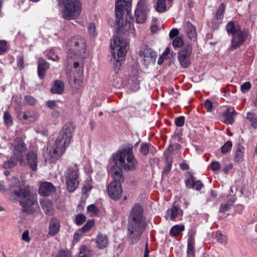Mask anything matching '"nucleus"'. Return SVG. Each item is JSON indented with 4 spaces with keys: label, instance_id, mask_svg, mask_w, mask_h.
I'll return each mask as SVG.
<instances>
[{
    "label": "nucleus",
    "instance_id": "f704fd0d",
    "mask_svg": "<svg viewBox=\"0 0 257 257\" xmlns=\"http://www.w3.org/2000/svg\"><path fill=\"white\" fill-rule=\"evenodd\" d=\"M184 230V226L183 225H175L172 227L170 232L171 235L175 236L180 234Z\"/></svg>",
    "mask_w": 257,
    "mask_h": 257
},
{
    "label": "nucleus",
    "instance_id": "5fc2aeb1",
    "mask_svg": "<svg viewBox=\"0 0 257 257\" xmlns=\"http://www.w3.org/2000/svg\"><path fill=\"white\" fill-rule=\"evenodd\" d=\"M251 84L249 82H245L241 85V90L242 92H246L251 88Z\"/></svg>",
    "mask_w": 257,
    "mask_h": 257
},
{
    "label": "nucleus",
    "instance_id": "bb28decb",
    "mask_svg": "<svg viewBox=\"0 0 257 257\" xmlns=\"http://www.w3.org/2000/svg\"><path fill=\"white\" fill-rule=\"evenodd\" d=\"M64 89V84L60 80H56L53 87L51 88V92L54 94H61Z\"/></svg>",
    "mask_w": 257,
    "mask_h": 257
},
{
    "label": "nucleus",
    "instance_id": "e2e57ef3",
    "mask_svg": "<svg viewBox=\"0 0 257 257\" xmlns=\"http://www.w3.org/2000/svg\"><path fill=\"white\" fill-rule=\"evenodd\" d=\"M51 115L54 118H57L60 116V112L59 111L54 109L51 112Z\"/></svg>",
    "mask_w": 257,
    "mask_h": 257
},
{
    "label": "nucleus",
    "instance_id": "338daca9",
    "mask_svg": "<svg viewBox=\"0 0 257 257\" xmlns=\"http://www.w3.org/2000/svg\"><path fill=\"white\" fill-rule=\"evenodd\" d=\"M96 209V207L93 204H91L87 207V210L90 212H95Z\"/></svg>",
    "mask_w": 257,
    "mask_h": 257
},
{
    "label": "nucleus",
    "instance_id": "a18cd8bd",
    "mask_svg": "<svg viewBox=\"0 0 257 257\" xmlns=\"http://www.w3.org/2000/svg\"><path fill=\"white\" fill-rule=\"evenodd\" d=\"M37 100L33 96L26 95L25 96L24 102L28 105H33L36 103Z\"/></svg>",
    "mask_w": 257,
    "mask_h": 257
},
{
    "label": "nucleus",
    "instance_id": "37998d69",
    "mask_svg": "<svg viewBox=\"0 0 257 257\" xmlns=\"http://www.w3.org/2000/svg\"><path fill=\"white\" fill-rule=\"evenodd\" d=\"M4 119L6 125L11 126L13 124V120L11 115L8 112H5L4 114Z\"/></svg>",
    "mask_w": 257,
    "mask_h": 257
},
{
    "label": "nucleus",
    "instance_id": "774afa93",
    "mask_svg": "<svg viewBox=\"0 0 257 257\" xmlns=\"http://www.w3.org/2000/svg\"><path fill=\"white\" fill-rule=\"evenodd\" d=\"M149 252H150V251H149V250L148 248V244L147 243L146 245L144 256L149 257Z\"/></svg>",
    "mask_w": 257,
    "mask_h": 257
},
{
    "label": "nucleus",
    "instance_id": "ea45409f",
    "mask_svg": "<svg viewBox=\"0 0 257 257\" xmlns=\"http://www.w3.org/2000/svg\"><path fill=\"white\" fill-rule=\"evenodd\" d=\"M232 146V143L231 141H227L221 148V152L223 154L227 153L231 149Z\"/></svg>",
    "mask_w": 257,
    "mask_h": 257
},
{
    "label": "nucleus",
    "instance_id": "7ed1b4c3",
    "mask_svg": "<svg viewBox=\"0 0 257 257\" xmlns=\"http://www.w3.org/2000/svg\"><path fill=\"white\" fill-rule=\"evenodd\" d=\"M110 48L112 49L111 54L113 59L115 60L114 63V70L111 72L109 77L110 84L115 87L119 88L121 86L120 79L118 77L117 71L121 66L122 62L124 60V57L126 55L128 49L127 44L117 36H114L110 43Z\"/></svg>",
    "mask_w": 257,
    "mask_h": 257
},
{
    "label": "nucleus",
    "instance_id": "7c9ffc66",
    "mask_svg": "<svg viewBox=\"0 0 257 257\" xmlns=\"http://www.w3.org/2000/svg\"><path fill=\"white\" fill-rule=\"evenodd\" d=\"M244 153V148L243 147L238 144L237 146L234 160L236 162H240L243 160V156Z\"/></svg>",
    "mask_w": 257,
    "mask_h": 257
},
{
    "label": "nucleus",
    "instance_id": "f257e3e1",
    "mask_svg": "<svg viewBox=\"0 0 257 257\" xmlns=\"http://www.w3.org/2000/svg\"><path fill=\"white\" fill-rule=\"evenodd\" d=\"M10 191L14 194L15 199L19 201L23 210L33 214L38 209L36 195L31 194L27 188L22 186L18 178L14 177L9 181Z\"/></svg>",
    "mask_w": 257,
    "mask_h": 257
},
{
    "label": "nucleus",
    "instance_id": "680f3d73",
    "mask_svg": "<svg viewBox=\"0 0 257 257\" xmlns=\"http://www.w3.org/2000/svg\"><path fill=\"white\" fill-rule=\"evenodd\" d=\"M88 29L90 35H94V33L95 32V27L93 24H89Z\"/></svg>",
    "mask_w": 257,
    "mask_h": 257
},
{
    "label": "nucleus",
    "instance_id": "cd10ccee",
    "mask_svg": "<svg viewBox=\"0 0 257 257\" xmlns=\"http://www.w3.org/2000/svg\"><path fill=\"white\" fill-rule=\"evenodd\" d=\"M19 160L14 157H8L7 160L4 161L3 167L5 169H11L15 167L17 164Z\"/></svg>",
    "mask_w": 257,
    "mask_h": 257
},
{
    "label": "nucleus",
    "instance_id": "4468645a",
    "mask_svg": "<svg viewBox=\"0 0 257 257\" xmlns=\"http://www.w3.org/2000/svg\"><path fill=\"white\" fill-rule=\"evenodd\" d=\"M136 22L138 24L144 23L147 19V11L143 1H140L135 11Z\"/></svg>",
    "mask_w": 257,
    "mask_h": 257
},
{
    "label": "nucleus",
    "instance_id": "c9c22d12",
    "mask_svg": "<svg viewBox=\"0 0 257 257\" xmlns=\"http://www.w3.org/2000/svg\"><path fill=\"white\" fill-rule=\"evenodd\" d=\"M246 118L251 122V125L253 128L257 127V118L253 113L247 112Z\"/></svg>",
    "mask_w": 257,
    "mask_h": 257
},
{
    "label": "nucleus",
    "instance_id": "8fccbe9b",
    "mask_svg": "<svg viewBox=\"0 0 257 257\" xmlns=\"http://www.w3.org/2000/svg\"><path fill=\"white\" fill-rule=\"evenodd\" d=\"M46 104L48 107L51 109H55L58 108V105L57 101L55 100H49L46 103Z\"/></svg>",
    "mask_w": 257,
    "mask_h": 257
},
{
    "label": "nucleus",
    "instance_id": "3c124183",
    "mask_svg": "<svg viewBox=\"0 0 257 257\" xmlns=\"http://www.w3.org/2000/svg\"><path fill=\"white\" fill-rule=\"evenodd\" d=\"M210 166L212 170L213 171H218L221 167V165L217 161H212Z\"/></svg>",
    "mask_w": 257,
    "mask_h": 257
},
{
    "label": "nucleus",
    "instance_id": "4be33fe9",
    "mask_svg": "<svg viewBox=\"0 0 257 257\" xmlns=\"http://www.w3.org/2000/svg\"><path fill=\"white\" fill-rule=\"evenodd\" d=\"M167 215L165 217L171 220H175L179 215H182L183 211L179 207L173 205L172 207L167 211Z\"/></svg>",
    "mask_w": 257,
    "mask_h": 257
},
{
    "label": "nucleus",
    "instance_id": "2eb2a0df",
    "mask_svg": "<svg viewBox=\"0 0 257 257\" xmlns=\"http://www.w3.org/2000/svg\"><path fill=\"white\" fill-rule=\"evenodd\" d=\"M247 36V33L242 30L233 35L231 41V49H235L241 45L246 40Z\"/></svg>",
    "mask_w": 257,
    "mask_h": 257
},
{
    "label": "nucleus",
    "instance_id": "dca6fc26",
    "mask_svg": "<svg viewBox=\"0 0 257 257\" xmlns=\"http://www.w3.org/2000/svg\"><path fill=\"white\" fill-rule=\"evenodd\" d=\"M236 113L234 107L228 106L221 113V120L225 124H232L234 121V116Z\"/></svg>",
    "mask_w": 257,
    "mask_h": 257
},
{
    "label": "nucleus",
    "instance_id": "052dcab7",
    "mask_svg": "<svg viewBox=\"0 0 257 257\" xmlns=\"http://www.w3.org/2000/svg\"><path fill=\"white\" fill-rule=\"evenodd\" d=\"M232 164L231 163H228L225 164L223 166V171L225 174H227L228 171L232 168Z\"/></svg>",
    "mask_w": 257,
    "mask_h": 257
},
{
    "label": "nucleus",
    "instance_id": "6ab92c4d",
    "mask_svg": "<svg viewBox=\"0 0 257 257\" xmlns=\"http://www.w3.org/2000/svg\"><path fill=\"white\" fill-rule=\"evenodd\" d=\"M60 227V220L56 217L52 218L49 222L48 234L51 236L55 235L59 231Z\"/></svg>",
    "mask_w": 257,
    "mask_h": 257
},
{
    "label": "nucleus",
    "instance_id": "412c9836",
    "mask_svg": "<svg viewBox=\"0 0 257 257\" xmlns=\"http://www.w3.org/2000/svg\"><path fill=\"white\" fill-rule=\"evenodd\" d=\"M184 33L191 40H196V32L195 26L190 22H187L183 28Z\"/></svg>",
    "mask_w": 257,
    "mask_h": 257
},
{
    "label": "nucleus",
    "instance_id": "c03bdc74",
    "mask_svg": "<svg viewBox=\"0 0 257 257\" xmlns=\"http://www.w3.org/2000/svg\"><path fill=\"white\" fill-rule=\"evenodd\" d=\"M86 220V217L82 214H77L75 216V222L77 225L82 224Z\"/></svg>",
    "mask_w": 257,
    "mask_h": 257
},
{
    "label": "nucleus",
    "instance_id": "6e6552de",
    "mask_svg": "<svg viewBox=\"0 0 257 257\" xmlns=\"http://www.w3.org/2000/svg\"><path fill=\"white\" fill-rule=\"evenodd\" d=\"M108 173L113 178V181L107 188L108 195L111 199L118 200L121 197L122 193L121 182L123 181V176L121 171L116 170V166H112L108 170Z\"/></svg>",
    "mask_w": 257,
    "mask_h": 257
},
{
    "label": "nucleus",
    "instance_id": "aec40b11",
    "mask_svg": "<svg viewBox=\"0 0 257 257\" xmlns=\"http://www.w3.org/2000/svg\"><path fill=\"white\" fill-rule=\"evenodd\" d=\"M185 183L187 187L193 188L197 191L200 190L203 186L201 181L196 180L195 177L192 174H190L189 178L186 180Z\"/></svg>",
    "mask_w": 257,
    "mask_h": 257
},
{
    "label": "nucleus",
    "instance_id": "5701e85b",
    "mask_svg": "<svg viewBox=\"0 0 257 257\" xmlns=\"http://www.w3.org/2000/svg\"><path fill=\"white\" fill-rule=\"evenodd\" d=\"M96 243L97 246L101 249L108 246L109 240L106 235L99 233L97 236Z\"/></svg>",
    "mask_w": 257,
    "mask_h": 257
},
{
    "label": "nucleus",
    "instance_id": "6e6d98bb",
    "mask_svg": "<svg viewBox=\"0 0 257 257\" xmlns=\"http://www.w3.org/2000/svg\"><path fill=\"white\" fill-rule=\"evenodd\" d=\"M7 42L5 41H0V55L7 51Z\"/></svg>",
    "mask_w": 257,
    "mask_h": 257
},
{
    "label": "nucleus",
    "instance_id": "c756f323",
    "mask_svg": "<svg viewBox=\"0 0 257 257\" xmlns=\"http://www.w3.org/2000/svg\"><path fill=\"white\" fill-rule=\"evenodd\" d=\"M194 240L192 236L190 235L188 238L187 244V256L194 257L195 253L194 249Z\"/></svg>",
    "mask_w": 257,
    "mask_h": 257
},
{
    "label": "nucleus",
    "instance_id": "13d9d810",
    "mask_svg": "<svg viewBox=\"0 0 257 257\" xmlns=\"http://www.w3.org/2000/svg\"><path fill=\"white\" fill-rule=\"evenodd\" d=\"M204 105L208 111L211 112L212 111L213 104L210 100L207 99L204 102Z\"/></svg>",
    "mask_w": 257,
    "mask_h": 257
},
{
    "label": "nucleus",
    "instance_id": "e433bc0d",
    "mask_svg": "<svg viewBox=\"0 0 257 257\" xmlns=\"http://www.w3.org/2000/svg\"><path fill=\"white\" fill-rule=\"evenodd\" d=\"M151 148H153V146L146 143H143L141 145L140 152L143 155L146 156L148 154L149 151L151 150Z\"/></svg>",
    "mask_w": 257,
    "mask_h": 257
},
{
    "label": "nucleus",
    "instance_id": "79ce46f5",
    "mask_svg": "<svg viewBox=\"0 0 257 257\" xmlns=\"http://www.w3.org/2000/svg\"><path fill=\"white\" fill-rule=\"evenodd\" d=\"M94 221L93 220H89L81 228V230L83 232H85L89 230V229L94 225Z\"/></svg>",
    "mask_w": 257,
    "mask_h": 257
},
{
    "label": "nucleus",
    "instance_id": "a19ab883",
    "mask_svg": "<svg viewBox=\"0 0 257 257\" xmlns=\"http://www.w3.org/2000/svg\"><path fill=\"white\" fill-rule=\"evenodd\" d=\"M92 188V186L90 182H85V184L84 185V186L82 188L83 195H85L86 197H87L88 192L90 191Z\"/></svg>",
    "mask_w": 257,
    "mask_h": 257
},
{
    "label": "nucleus",
    "instance_id": "58836bf2",
    "mask_svg": "<svg viewBox=\"0 0 257 257\" xmlns=\"http://www.w3.org/2000/svg\"><path fill=\"white\" fill-rule=\"evenodd\" d=\"M183 44L184 41L180 36L175 37L172 41V45L174 48L181 47L183 45Z\"/></svg>",
    "mask_w": 257,
    "mask_h": 257
},
{
    "label": "nucleus",
    "instance_id": "a211bd4d",
    "mask_svg": "<svg viewBox=\"0 0 257 257\" xmlns=\"http://www.w3.org/2000/svg\"><path fill=\"white\" fill-rule=\"evenodd\" d=\"M50 64L43 58L39 59L38 62V75L40 79H43L47 70L49 68Z\"/></svg>",
    "mask_w": 257,
    "mask_h": 257
},
{
    "label": "nucleus",
    "instance_id": "ddd939ff",
    "mask_svg": "<svg viewBox=\"0 0 257 257\" xmlns=\"http://www.w3.org/2000/svg\"><path fill=\"white\" fill-rule=\"evenodd\" d=\"M144 64L146 67L155 64L157 57L156 52L152 49L145 46L140 53Z\"/></svg>",
    "mask_w": 257,
    "mask_h": 257
},
{
    "label": "nucleus",
    "instance_id": "393cba45",
    "mask_svg": "<svg viewBox=\"0 0 257 257\" xmlns=\"http://www.w3.org/2000/svg\"><path fill=\"white\" fill-rule=\"evenodd\" d=\"M42 209L44 212L48 215H52L54 212V208L51 201L43 200L41 202Z\"/></svg>",
    "mask_w": 257,
    "mask_h": 257
},
{
    "label": "nucleus",
    "instance_id": "c85d7f7f",
    "mask_svg": "<svg viewBox=\"0 0 257 257\" xmlns=\"http://www.w3.org/2000/svg\"><path fill=\"white\" fill-rule=\"evenodd\" d=\"M127 87L133 91H136L140 89V81L136 76H133L128 80Z\"/></svg>",
    "mask_w": 257,
    "mask_h": 257
},
{
    "label": "nucleus",
    "instance_id": "f03ea898",
    "mask_svg": "<svg viewBox=\"0 0 257 257\" xmlns=\"http://www.w3.org/2000/svg\"><path fill=\"white\" fill-rule=\"evenodd\" d=\"M146 225L143 208L141 205L136 204L132 209L128 219L127 237L130 244H135L140 240Z\"/></svg>",
    "mask_w": 257,
    "mask_h": 257
},
{
    "label": "nucleus",
    "instance_id": "72a5a7b5",
    "mask_svg": "<svg viewBox=\"0 0 257 257\" xmlns=\"http://www.w3.org/2000/svg\"><path fill=\"white\" fill-rule=\"evenodd\" d=\"M155 9L159 13L165 12L167 10L166 0H157Z\"/></svg>",
    "mask_w": 257,
    "mask_h": 257
},
{
    "label": "nucleus",
    "instance_id": "39448f33",
    "mask_svg": "<svg viewBox=\"0 0 257 257\" xmlns=\"http://www.w3.org/2000/svg\"><path fill=\"white\" fill-rule=\"evenodd\" d=\"M113 160L115 163L113 166H116V170L118 165L126 171H133L136 170L138 167V162L135 158L132 148H126L121 151H118L116 154H113Z\"/></svg>",
    "mask_w": 257,
    "mask_h": 257
},
{
    "label": "nucleus",
    "instance_id": "49530a36",
    "mask_svg": "<svg viewBox=\"0 0 257 257\" xmlns=\"http://www.w3.org/2000/svg\"><path fill=\"white\" fill-rule=\"evenodd\" d=\"M215 238L218 242L222 244L226 243L227 240V237L226 235L218 233L215 235Z\"/></svg>",
    "mask_w": 257,
    "mask_h": 257
},
{
    "label": "nucleus",
    "instance_id": "864d4df0",
    "mask_svg": "<svg viewBox=\"0 0 257 257\" xmlns=\"http://www.w3.org/2000/svg\"><path fill=\"white\" fill-rule=\"evenodd\" d=\"M80 59V58L79 57L78 58L77 57H73V58L71 59V61H72V62L69 65H68V59H67L66 62V65L67 69H69V66H71L72 63H73L74 68H75V69L77 68L79 66V63L77 61H75V60L76 59Z\"/></svg>",
    "mask_w": 257,
    "mask_h": 257
},
{
    "label": "nucleus",
    "instance_id": "de8ad7c7",
    "mask_svg": "<svg viewBox=\"0 0 257 257\" xmlns=\"http://www.w3.org/2000/svg\"><path fill=\"white\" fill-rule=\"evenodd\" d=\"M232 206V204L229 201L224 204H222L220 206L219 211L220 212H225L228 210H229L231 207Z\"/></svg>",
    "mask_w": 257,
    "mask_h": 257
},
{
    "label": "nucleus",
    "instance_id": "69168bd1",
    "mask_svg": "<svg viewBox=\"0 0 257 257\" xmlns=\"http://www.w3.org/2000/svg\"><path fill=\"white\" fill-rule=\"evenodd\" d=\"M180 168L183 170H187L189 169V165L186 163H181L180 165Z\"/></svg>",
    "mask_w": 257,
    "mask_h": 257
},
{
    "label": "nucleus",
    "instance_id": "423d86ee",
    "mask_svg": "<svg viewBox=\"0 0 257 257\" xmlns=\"http://www.w3.org/2000/svg\"><path fill=\"white\" fill-rule=\"evenodd\" d=\"M67 47L68 65L72 62L73 57L85 58L88 53L86 51L85 41L82 38L77 36L69 39L66 44Z\"/></svg>",
    "mask_w": 257,
    "mask_h": 257
},
{
    "label": "nucleus",
    "instance_id": "0eeeda50",
    "mask_svg": "<svg viewBox=\"0 0 257 257\" xmlns=\"http://www.w3.org/2000/svg\"><path fill=\"white\" fill-rule=\"evenodd\" d=\"M132 6V0H116L115 15L117 20L116 25L117 26V31L119 33H125L128 29L126 28L128 26L130 27V23H125V25H123V16L125 14L130 15Z\"/></svg>",
    "mask_w": 257,
    "mask_h": 257
},
{
    "label": "nucleus",
    "instance_id": "bf43d9fd",
    "mask_svg": "<svg viewBox=\"0 0 257 257\" xmlns=\"http://www.w3.org/2000/svg\"><path fill=\"white\" fill-rule=\"evenodd\" d=\"M179 34V31L177 29H173L169 33V37L171 39H174L175 37H178L177 35Z\"/></svg>",
    "mask_w": 257,
    "mask_h": 257
},
{
    "label": "nucleus",
    "instance_id": "09e8293b",
    "mask_svg": "<svg viewBox=\"0 0 257 257\" xmlns=\"http://www.w3.org/2000/svg\"><path fill=\"white\" fill-rule=\"evenodd\" d=\"M185 122V117L184 116H180L175 119V124L178 127H181L184 125Z\"/></svg>",
    "mask_w": 257,
    "mask_h": 257
},
{
    "label": "nucleus",
    "instance_id": "20e7f679",
    "mask_svg": "<svg viewBox=\"0 0 257 257\" xmlns=\"http://www.w3.org/2000/svg\"><path fill=\"white\" fill-rule=\"evenodd\" d=\"M14 156L19 160L22 166L29 165L34 171L37 169V156L33 151L28 152L26 143L20 137L16 138L12 144L11 148Z\"/></svg>",
    "mask_w": 257,
    "mask_h": 257
},
{
    "label": "nucleus",
    "instance_id": "4d7b16f0",
    "mask_svg": "<svg viewBox=\"0 0 257 257\" xmlns=\"http://www.w3.org/2000/svg\"><path fill=\"white\" fill-rule=\"evenodd\" d=\"M22 239L26 242H29L30 238L29 237V231L28 230H26L24 231L22 235Z\"/></svg>",
    "mask_w": 257,
    "mask_h": 257
},
{
    "label": "nucleus",
    "instance_id": "a878e982",
    "mask_svg": "<svg viewBox=\"0 0 257 257\" xmlns=\"http://www.w3.org/2000/svg\"><path fill=\"white\" fill-rule=\"evenodd\" d=\"M226 29L229 35L232 36L237 32L241 30L240 27L237 24V23H234L232 21H229L226 25Z\"/></svg>",
    "mask_w": 257,
    "mask_h": 257
},
{
    "label": "nucleus",
    "instance_id": "603ef678",
    "mask_svg": "<svg viewBox=\"0 0 257 257\" xmlns=\"http://www.w3.org/2000/svg\"><path fill=\"white\" fill-rule=\"evenodd\" d=\"M55 257H72V256L69 251L61 250L57 253Z\"/></svg>",
    "mask_w": 257,
    "mask_h": 257
},
{
    "label": "nucleus",
    "instance_id": "1a4fd4ad",
    "mask_svg": "<svg viewBox=\"0 0 257 257\" xmlns=\"http://www.w3.org/2000/svg\"><path fill=\"white\" fill-rule=\"evenodd\" d=\"M79 170L76 166L70 167L65 172L66 187L70 192H74L78 186Z\"/></svg>",
    "mask_w": 257,
    "mask_h": 257
},
{
    "label": "nucleus",
    "instance_id": "f3484780",
    "mask_svg": "<svg viewBox=\"0 0 257 257\" xmlns=\"http://www.w3.org/2000/svg\"><path fill=\"white\" fill-rule=\"evenodd\" d=\"M55 191V188L50 182H45L41 184L39 193L42 196H48Z\"/></svg>",
    "mask_w": 257,
    "mask_h": 257
},
{
    "label": "nucleus",
    "instance_id": "473e14b6",
    "mask_svg": "<svg viewBox=\"0 0 257 257\" xmlns=\"http://www.w3.org/2000/svg\"><path fill=\"white\" fill-rule=\"evenodd\" d=\"M224 11L225 5L222 3L219 6L215 16V20H216L218 23H221L223 18Z\"/></svg>",
    "mask_w": 257,
    "mask_h": 257
},
{
    "label": "nucleus",
    "instance_id": "0e129e2a",
    "mask_svg": "<svg viewBox=\"0 0 257 257\" xmlns=\"http://www.w3.org/2000/svg\"><path fill=\"white\" fill-rule=\"evenodd\" d=\"M173 146L172 145H170V146L168 147L167 150H166L164 152V154L165 153H167V155H168L169 154L170 155V157L172 158L171 153L173 152Z\"/></svg>",
    "mask_w": 257,
    "mask_h": 257
},
{
    "label": "nucleus",
    "instance_id": "9b49d317",
    "mask_svg": "<svg viewBox=\"0 0 257 257\" xmlns=\"http://www.w3.org/2000/svg\"><path fill=\"white\" fill-rule=\"evenodd\" d=\"M192 50V45L188 43L178 52V60L182 67L187 68L190 65L191 63L190 57Z\"/></svg>",
    "mask_w": 257,
    "mask_h": 257
},
{
    "label": "nucleus",
    "instance_id": "4c0bfd02",
    "mask_svg": "<svg viewBox=\"0 0 257 257\" xmlns=\"http://www.w3.org/2000/svg\"><path fill=\"white\" fill-rule=\"evenodd\" d=\"M46 56L49 59H51L53 61H58L59 60V57L56 55L53 49H50L46 52Z\"/></svg>",
    "mask_w": 257,
    "mask_h": 257
},
{
    "label": "nucleus",
    "instance_id": "f8f14e48",
    "mask_svg": "<svg viewBox=\"0 0 257 257\" xmlns=\"http://www.w3.org/2000/svg\"><path fill=\"white\" fill-rule=\"evenodd\" d=\"M65 149L61 147H57L54 144L53 147H48L47 151L44 153V157L47 161L49 163H55L65 152Z\"/></svg>",
    "mask_w": 257,
    "mask_h": 257
},
{
    "label": "nucleus",
    "instance_id": "2f4dec72",
    "mask_svg": "<svg viewBox=\"0 0 257 257\" xmlns=\"http://www.w3.org/2000/svg\"><path fill=\"white\" fill-rule=\"evenodd\" d=\"M165 157L167 162V166L164 168L162 171V175H167L168 173L170 172L171 167H172V160L170 156V155L168 154L167 155V153H165Z\"/></svg>",
    "mask_w": 257,
    "mask_h": 257
},
{
    "label": "nucleus",
    "instance_id": "9d476101",
    "mask_svg": "<svg viewBox=\"0 0 257 257\" xmlns=\"http://www.w3.org/2000/svg\"><path fill=\"white\" fill-rule=\"evenodd\" d=\"M72 130L68 126L65 125L63 126L59 135L55 140V145L57 147H61L65 150L70 144L72 138Z\"/></svg>",
    "mask_w": 257,
    "mask_h": 257
},
{
    "label": "nucleus",
    "instance_id": "b1692460",
    "mask_svg": "<svg viewBox=\"0 0 257 257\" xmlns=\"http://www.w3.org/2000/svg\"><path fill=\"white\" fill-rule=\"evenodd\" d=\"M19 115L25 120L34 122L37 118V113L33 110H28L20 113Z\"/></svg>",
    "mask_w": 257,
    "mask_h": 257
}]
</instances>
